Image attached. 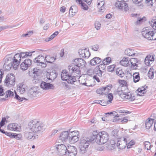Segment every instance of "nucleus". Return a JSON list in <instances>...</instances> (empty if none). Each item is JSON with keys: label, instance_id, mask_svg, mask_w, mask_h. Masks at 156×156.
Returning <instances> with one entry per match:
<instances>
[{"label": "nucleus", "instance_id": "393cba45", "mask_svg": "<svg viewBox=\"0 0 156 156\" xmlns=\"http://www.w3.org/2000/svg\"><path fill=\"white\" fill-rule=\"evenodd\" d=\"M45 62L48 63H52L56 60V58L54 57L51 56L49 55H46L45 58Z\"/></svg>", "mask_w": 156, "mask_h": 156}, {"label": "nucleus", "instance_id": "774afa93", "mask_svg": "<svg viewBox=\"0 0 156 156\" xmlns=\"http://www.w3.org/2000/svg\"><path fill=\"white\" fill-rule=\"evenodd\" d=\"M30 93L32 95H36L37 93V90H34L33 88H31L30 91Z\"/></svg>", "mask_w": 156, "mask_h": 156}, {"label": "nucleus", "instance_id": "49530a36", "mask_svg": "<svg viewBox=\"0 0 156 156\" xmlns=\"http://www.w3.org/2000/svg\"><path fill=\"white\" fill-rule=\"evenodd\" d=\"M15 98L17 100L21 101H23V100H26L27 99L24 98L20 97L17 94L16 91H15Z\"/></svg>", "mask_w": 156, "mask_h": 156}, {"label": "nucleus", "instance_id": "39448f33", "mask_svg": "<svg viewBox=\"0 0 156 156\" xmlns=\"http://www.w3.org/2000/svg\"><path fill=\"white\" fill-rule=\"evenodd\" d=\"M15 84V78L12 73L7 74L4 81V85L7 87H11Z\"/></svg>", "mask_w": 156, "mask_h": 156}, {"label": "nucleus", "instance_id": "b1692460", "mask_svg": "<svg viewBox=\"0 0 156 156\" xmlns=\"http://www.w3.org/2000/svg\"><path fill=\"white\" fill-rule=\"evenodd\" d=\"M79 81L80 84L83 85H84L87 86H90L91 84H87V82H89L88 80H86V79L84 77H79Z\"/></svg>", "mask_w": 156, "mask_h": 156}, {"label": "nucleus", "instance_id": "69168bd1", "mask_svg": "<svg viewBox=\"0 0 156 156\" xmlns=\"http://www.w3.org/2000/svg\"><path fill=\"white\" fill-rule=\"evenodd\" d=\"M115 145L116 144H108L107 148L109 150H112L114 148Z\"/></svg>", "mask_w": 156, "mask_h": 156}, {"label": "nucleus", "instance_id": "e433bc0d", "mask_svg": "<svg viewBox=\"0 0 156 156\" xmlns=\"http://www.w3.org/2000/svg\"><path fill=\"white\" fill-rule=\"evenodd\" d=\"M12 66V64L9 63V62H5L4 63L3 68L5 71L9 70Z\"/></svg>", "mask_w": 156, "mask_h": 156}, {"label": "nucleus", "instance_id": "09e8293b", "mask_svg": "<svg viewBox=\"0 0 156 156\" xmlns=\"http://www.w3.org/2000/svg\"><path fill=\"white\" fill-rule=\"evenodd\" d=\"M145 148L147 150H150L151 148L150 143L147 141H146L144 143Z\"/></svg>", "mask_w": 156, "mask_h": 156}, {"label": "nucleus", "instance_id": "7ed1b4c3", "mask_svg": "<svg viewBox=\"0 0 156 156\" xmlns=\"http://www.w3.org/2000/svg\"><path fill=\"white\" fill-rule=\"evenodd\" d=\"M91 141H92L91 138L90 139L87 137H83L81 139L79 146V150L81 153L83 154L86 152Z\"/></svg>", "mask_w": 156, "mask_h": 156}, {"label": "nucleus", "instance_id": "4be33fe9", "mask_svg": "<svg viewBox=\"0 0 156 156\" xmlns=\"http://www.w3.org/2000/svg\"><path fill=\"white\" fill-rule=\"evenodd\" d=\"M48 78L49 80H53L55 79L57 76L58 74L56 71L55 70L52 71L50 73H48Z\"/></svg>", "mask_w": 156, "mask_h": 156}, {"label": "nucleus", "instance_id": "680f3d73", "mask_svg": "<svg viewBox=\"0 0 156 156\" xmlns=\"http://www.w3.org/2000/svg\"><path fill=\"white\" fill-rule=\"evenodd\" d=\"M154 73L153 72L149 71L148 73V76L150 79H152L154 78Z\"/></svg>", "mask_w": 156, "mask_h": 156}, {"label": "nucleus", "instance_id": "bb28decb", "mask_svg": "<svg viewBox=\"0 0 156 156\" xmlns=\"http://www.w3.org/2000/svg\"><path fill=\"white\" fill-rule=\"evenodd\" d=\"M147 88V86H146L142 87L140 88H138L137 89V91H138L137 94L140 96H143L144 94L146 92V89Z\"/></svg>", "mask_w": 156, "mask_h": 156}, {"label": "nucleus", "instance_id": "1a4fd4ad", "mask_svg": "<svg viewBox=\"0 0 156 156\" xmlns=\"http://www.w3.org/2000/svg\"><path fill=\"white\" fill-rule=\"evenodd\" d=\"M57 153L60 156H62L67 154V148L63 144L56 145Z\"/></svg>", "mask_w": 156, "mask_h": 156}, {"label": "nucleus", "instance_id": "bf43d9fd", "mask_svg": "<svg viewBox=\"0 0 156 156\" xmlns=\"http://www.w3.org/2000/svg\"><path fill=\"white\" fill-rule=\"evenodd\" d=\"M115 67L114 65H112L108 66L107 67V70L109 72H112L114 70Z\"/></svg>", "mask_w": 156, "mask_h": 156}, {"label": "nucleus", "instance_id": "5fc2aeb1", "mask_svg": "<svg viewBox=\"0 0 156 156\" xmlns=\"http://www.w3.org/2000/svg\"><path fill=\"white\" fill-rule=\"evenodd\" d=\"M31 60L29 58L26 59L23 62H24L26 63L27 66H28L29 67H30L31 65Z\"/></svg>", "mask_w": 156, "mask_h": 156}, {"label": "nucleus", "instance_id": "aec40b11", "mask_svg": "<svg viewBox=\"0 0 156 156\" xmlns=\"http://www.w3.org/2000/svg\"><path fill=\"white\" fill-rule=\"evenodd\" d=\"M27 86L23 83H19L17 85V90L21 94L24 93L26 91Z\"/></svg>", "mask_w": 156, "mask_h": 156}, {"label": "nucleus", "instance_id": "412c9836", "mask_svg": "<svg viewBox=\"0 0 156 156\" xmlns=\"http://www.w3.org/2000/svg\"><path fill=\"white\" fill-rule=\"evenodd\" d=\"M101 62V59L99 57H95L90 61V64L92 66H95Z\"/></svg>", "mask_w": 156, "mask_h": 156}, {"label": "nucleus", "instance_id": "f8f14e48", "mask_svg": "<svg viewBox=\"0 0 156 156\" xmlns=\"http://www.w3.org/2000/svg\"><path fill=\"white\" fill-rule=\"evenodd\" d=\"M153 30L152 29L149 28L148 27H145L142 29V34L144 38L150 40Z\"/></svg>", "mask_w": 156, "mask_h": 156}, {"label": "nucleus", "instance_id": "6ab92c4d", "mask_svg": "<svg viewBox=\"0 0 156 156\" xmlns=\"http://www.w3.org/2000/svg\"><path fill=\"white\" fill-rule=\"evenodd\" d=\"M40 87L41 88L45 90L53 89L54 88V86L53 85L44 81L42 82L41 83Z\"/></svg>", "mask_w": 156, "mask_h": 156}, {"label": "nucleus", "instance_id": "603ef678", "mask_svg": "<svg viewBox=\"0 0 156 156\" xmlns=\"http://www.w3.org/2000/svg\"><path fill=\"white\" fill-rule=\"evenodd\" d=\"M13 59V57L10 56L9 55L8 56L6 57L5 59V62H9V63H12V62Z\"/></svg>", "mask_w": 156, "mask_h": 156}, {"label": "nucleus", "instance_id": "dca6fc26", "mask_svg": "<svg viewBox=\"0 0 156 156\" xmlns=\"http://www.w3.org/2000/svg\"><path fill=\"white\" fill-rule=\"evenodd\" d=\"M77 153L76 148L73 146H68L67 153L68 156H75Z\"/></svg>", "mask_w": 156, "mask_h": 156}, {"label": "nucleus", "instance_id": "4468645a", "mask_svg": "<svg viewBox=\"0 0 156 156\" xmlns=\"http://www.w3.org/2000/svg\"><path fill=\"white\" fill-rule=\"evenodd\" d=\"M78 53L80 57L87 58H88L90 55L89 49L87 48L80 49L79 50Z\"/></svg>", "mask_w": 156, "mask_h": 156}, {"label": "nucleus", "instance_id": "864d4df0", "mask_svg": "<svg viewBox=\"0 0 156 156\" xmlns=\"http://www.w3.org/2000/svg\"><path fill=\"white\" fill-rule=\"evenodd\" d=\"M95 27L97 30H99L101 27V24L98 21H96L94 23Z\"/></svg>", "mask_w": 156, "mask_h": 156}, {"label": "nucleus", "instance_id": "f704fd0d", "mask_svg": "<svg viewBox=\"0 0 156 156\" xmlns=\"http://www.w3.org/2000/svg\"><path fill=\"white\" fill-rule=\"evenodd\" d=\"M76 2L79 5H80L81 8L84 10H87L88 9V6L81 0H76Z\"/></svg>", "mask_w": 156, "mask_h": 156}, {"label": "nucleus", "instance_id": "79ce46f5", "mask_svg": "<svg viewBox=\"0 0 156 156\" xmlns=\"http://www.w3.org/2000/svg\"><path fill=\"white\" fill-rule=\"evenodd\" d=\"M118 131L117 129H114L112 132V135L117 139H119L120 138L119 137V136H118Z\"/></svg>", "mask_w": 156, "mask_h": 156}, {"label": "nucleus", "instance_id": "338daca9", "mask_svg": "<svg viewBox=\"0 0 156 156\" xmlns=\"http://www.w3.org/2000/svg\"><path fill=\"white\" fill-rule=\"evenodd\" d=\"M127 141H128V144L129 145L127 146V148H130L131 147V146L132 145H133L134 144V141L132 140L131 141H130L129 142V141L128 140H127Z\"/></svg>", "mask_w": 156, "mask_h": 156}, {"label": "nucleus", "instance_id": "473e14b6", "mask_svg": "<svg viewBox=\"0 0 156 156\" xmlns=\"http://www.w3.org/2000/svg\"><path fill=\"white\" fill-rule=\"evenodd\" d=\"M125 53L126 55L131 56H136V55H137L134 52V51L132 49L129 48L126 50L125 51Z\"/></svg>", "mask_w": 156, "mask_h": 156}, {"label": "nucleus", "instance_id": "4c0bfd02", "mask_svg": "<svg viewBox=\"0 0 156 156\" xmlns=\"http://www.w3.org/2000/svg\"><path fill=\"white\" fill-rule=\"evenodd\" d=\"M98 8H101L100 11L101 12H102V10H103L104 8V7L103 6L105 4L104 2L102 1H101V0H98Z\"/></svg>", "mask_w": 156, "mask_h": 156}, {"label": "nucleus", "instance_id": "423d86ee", "mask_svg": "<svg viewBox=\"0 0 156 156\" xmlns=\"http://www.w3.org/2000/svg\"><path fill=\"white\" fill-rule=\"evenodd\" d=\"M70 73L77 77H80V68H82L73 64L68 66Z\"/></svg>", "mask_w": 156, "mask_h": 156}, {"label": "nucleus", "instance_id": "ddd939ff", "mask_svg": "<svg viewBox=\"0 0 156 156\" xmlns=\"http://www.w3.org/2000/svg\"><path fill=\"white\" fill-rule=\"evenodd\" d=\"M70 132L71 131L69 130L62 132L59 136V139L63 142L66 141L68 140H69Z\"/></svg>", "mask_w": 156, "mask_h": 156}, {"label": "nucleus", "instance_id": "9b49d317", "mask_svg": "<svg viewBox=\"0 0 156 156\" xmlns=\"http://www.w3.org/2000/svg\"><path fill=\"white\" fill-rule=\"evenodd\" d=\"M79 132L77 130L71 131L69 134V141L72 143L77 142L79 139Z\"/></svg>", "mask_w": 156, "mask_h": 156}, {"label": "nucleus", "instance_id": "c03bdc74", "mask_svg": "<svg viewBox=\"0 0 156 156\" xmlns=\"http://www.w3.org/2000/svg\"><path fill=\"white\" fill-rule=\"evenodd\" d=\"M6 94L5 95V97L7 98L8 97H11L14 95L13 92L11 91L10 90H7L6 92Z\"/></svg>", "mask_w": 156, "mask_h": 156}, {"label": "nucleus", "instance_id": "c85d7f7f", "mask_svg": "<svg viewBox=\"0 0 156 156\" xmlns=\"http://www.w3.org/2000/svg\"><path fill=\"white\" fill-rule=\"evenodd\" d=\"M111 62V59L110 57H107L105 58L102 61V62L104 65H101L99 66V69L100 67L102 66H103V68H105V65L109 64Z\"/></svg>", "mask_w": 156, "mask_h": 156}, {"label": "nucleus", "instance_id": "37998d69", "mask_svg": "<svg viewBox=\"0 0 156 156\" xmlns=\"http://www.w3.org/2000/svg\"><path fill=\"white\" fill-rule=\"evenodd\" d=\"M29 67L27 66V63L25 62H23L20 65V67L21 69L23 70H27Z\"/></svg>", "mask_w": 156, "mask_h": 156}, {"label": "nucleus", "instance_id": "6e6d98bb", "mask_svg": "<svg viewBox=\"0 0 156 156\" xmlns=\"http://www.w3.org/2000/svg\"><path fill=\"white\" fill-rule=\"evenodd\" d=\"M150 40H156V32H154L153 30L151 34Z\"/></svg>", "mask_w": 156, "mask_h": 156}, {"label": "nucleus", "instance_id": "a19ab883", "mask_svg": "<svg viewBox=\"0 0 156 156\" xmlns=\"http://www.w3.org/2000/svg\"><path fill=\"white\" fill-rule=\"evenodd\" d=\"M20 62L18 61H15L14 60H12V66L14 69H16L17 67L19 66Z\"/></svg>", "mask_w": 156, "mask_h": 156}, {"label": "nucleus", "instance_id": "c9c22d12", "mask_svg": "<svg viewBox=\"0 0 156 156\" xmlns=\"http://www.w3.org/2000/svg\"><path fill=\"white\" fill-rule=\"evenodd\" d=\"M116 73L118 76L120 77H123L125 74L122 69L120 68H117L116 70Z\"/></svg>", "mask_w": 156, "mask_h": 156}, {"label": "nucleus", "instance_id": "20e7f679", "mask_svg": "<svg viewBox=\"0 0 156 156\" xmlns=\"http://www.w3.org/2000/svg\"><path fill=\"white\" fill-rule=\"evenodd\" d=\"M75 76H72L69 75L65 70H63L61 74V77L62 80L66 81L68 83L73 84L76 81Z\"/></svg>", "mask_w": 156, "mask_h": 156}, {"label": "nucleus", "instance_id": "5701e85b", "mask_svg": "<svg viewBox=\"0 0 156 156\" xmlns=\"http://www.w3.org/2000/svg\"><path fill=\"white\" fill-rule=\"evenodd\" d=\"M120 63L121 65L124 66H130L129 60L128 57H124L120 61Z\"/></svg>", "mask_w": 156, "mask_h": 156}, {"label": "nucleus", "instance_id": "a211bd4d", "mask_svg": "<svg viewBox=\"0 0 156 156\" xmlns=\"http://www.w3.org/2000/svg\"><path fill=\"white\" fill-rule=\"evenodd\" d=\"M121 95L122 97L124 99L129 100V101H133L135 99V96L130 92L123 93Z\"/></svg>", "mask_w": 156, "mask_h": 156}, {"label": "nucleus", "instance_id": "f257e3e1", "mask_svg": "<svg viewBox=\"0 0 156 156\" xmlns=\"http://www.w3.org/2000/svg\"><path fill=\"white\" fill-rule=\"evenodd\" d=\"M109 138V135L106 132L102 131L98 133L95 130L92 133L91 140L92 141L95 140L99 144H102L107 142Z\"/></svg>", "mask_w": 156, "mask_h": 156}, {"label": "nucleus", "instance_id": "0e129e2a", "mask_svg": "<svg viewBox=\"0 0 156 156\" xmlns=\"http://www.w3.org/2000/svg\"><path fill=\"white\" fill-rule=\"evenodd\" d=\"M128 121H130V120L129 119V117L126 116L123 118V119L121 121V122L123 123H126Z\"/></svg>", "mask_w": 156, "mask_h": 156}, {"label": "nucleus", "instance_id": "cd10ccee", "mask_svg": "<svg viewBox=\"0 0 156 156\" xmlns=\"http://www.w3.org/2000/svg\"><path fill=\"white\" fill-rule=\"evenodd\" d=\"M154 121V119H147L146 121L145 124L146 129H149L152 126Z\"/></svg>", "mask_w": 156, "mask_h": 156}, {"label": "nucleus", "instance_id": "ea45409f", "mask_svg": "<svg viewBox=\"0 0 156 156\" xmlns=\"http://www.w3.org/2000/svg\"><path fill=\"white\" fill-rule=\"evenodd\" d=\"M97 69H88L87 71V75L90 76H92L96 74L97 72Z\"/></svg>", "mask_w": 156, "mask_h": 156}, {"label": "nucleus", "instance_id": "a18cd8bd", "mask_svg": "<svg viewBox=\"0 0 156 156\" xmlns=\"http://www.w3.org/2000/svg\"><path fill=\"white\" fill-rule=\"evenodd\" d=\"M13 60H14L15 61H18L19 62H20L21 59L20 57L19 53H18L15 55L13 57Z\"/></svg>", "mask_w": 156, "mask_h": 156}, {"label": "nucleus", "instance_id": "13d9d810", "mask_svg": "<svg viewBox=\"0 0 156 156\" xmlns=\"http://www.w3.org/2000/svg\"><path fill=\"white\" fill-rule=\"evenodd\" d=\"M119 82L122 86H126L127 83L126 81L124 80H119Z\"/></svg>", "mask_w": 156, "mask_h": 156}, {"label": "nucleus", "instance_id": "052dcab7", "mask_svg": "<svg viewBox=\"0 0 156 156\" xmlns=\"http://www.w3.org/2000/svg\"><path fill=\"white\" fill-rule=\"evenodd\" d=\"M103 87H101V88H99V89H97V90H96V92H97V93L98 94H100L101 95H103Z\"/></svg>", "mask_w": 156, "mask_h": 156}, {"label": "nucleus", "instance_id": "3c124183", "mask_svg": "<svg viewBox=\"0 0 156 156\" xmlns=\"http://www.w3.org/2000/svg\"><path fill=\"white\" fill-rule=\"evenodd\" d=\"M145 58L146 60H147V62H148L149 61L151 62L153 61L154 59V55H148Z\"/></svg>", "mask_w": 156, "mask_h": 156}, {"label": "nucleus", "instance_id": "2f4dec72", "mask_svg": "<svg viewBox=\"0 0 156 156\" xmlns=\"http://www.w3.org/2000/svg\"><path fill=\"white\" fill-rule=\"evenodd\" d=\"M112 87V84H109L105 87H103V94L105 95L107 94Z\"/></svg>", "mask_w": 156, "mask_h": 156}, {"label": "nucleus", "instance_id": "9d476101", "mask_svg": "<svg viewBox=\"0 0 156 156\" xmlns=\"http://www.w3.org/2000/svg\"><path fill=\"white\" fill-rule=\"evenodd\" d=\"M34 62L36 63L37 65L39 66L42 68H45L47 66L45 62V58L42 55H39L34 59Z\"/></svg>", "mask_w": 156, "mask_h": 156}, {"label": "nucleus", "instance_id": "58836bf2", "mask_svg": "<svg viewBox=\"0 0 156 156\" xmlns=\"http://www.w3.org/2000/svg\"><path fill=\"white\" fill-rule=\"evenodd\" d=\"M133 81L135 83H136L139 81L140 80V75L139 73H135L133 75Z\"/></svg>", "mask_w": 156, "mask_h": 156}, {"label": "nucleus", "instance_id": "2eb2a0df", "mask_svg": "<svg viewBox=\"0 0 156 156\" xmlns=\"http://www.w3.org/2000/svg\"><path fill=\"white\" fill-rule=\"evenodd\" d=\"M72 63L74 65L83 68L85 66L86 62L83 59L77 58L74 59Z\"/></svg>", "mask_w": 156, "mask_h": 156}, {"label": "nucleus", "instance_id": "a878e982", "mask_svg": "<svg viewBox=\"0 0 156 156\" xmlns=\"http://www.w3.org/2000/svg\"><path fill=\"white\" fill-rule=\"evenodd\" d=\"M18 125L16 123H12L10 124L7 127L8 129L10 130L17 131Z\"/></svg>", "mask_w": 156, "mask_h": 156}, {"label": "nucleus", "instance_id": "8fccbe9b", "mask_svg": "<svg viewBox=\"0 0 156 156\" xmlns=\"http://www.w3.org/2000/svg\"><path fill=\"white\" fill-rule=\"evenodd\" d=\"M108 97L109 100L107 101V103L109 104L111 103L113 99V96L112 94L111 93L108 94Z\"/></svg>", "mask_w": 156, "mask_h": 156}, {"label": "nucleus", "instance_id": "de8ad7c7", "mask_svg": "<svg viewBox=\"0 0 156 156\" xmlns=\"http://www.w3.org/2000/svg\"><path fill=\"white\" fill-rule=\"evenodd\" d=\"M33 34V31H29L25 34H23L22 36L23 37H29L32 35Z\"/></svg>", "mask_w": 156, "mask_h": 156}, {"label": "nucleus", "instance_id": "e2e57ef3", "mask_svg": "<svg viewBox=\"0 0 156 156\" xmlns=\"http://www.w3.org/2000/svg\"><path fill=\"white\" fill-rule=\"evenodd\" d=\"M19 55L21 60L23 59L27 58L26 55V52H21L19 54Z\"/></svg>", "mask_w": 156, "mask_h": 156}, {"label": "nucleus", "instance_id": "7c9ffc66", "mask_svg": "<svg viewBox=\"0 0 156 156\" xmlns=\"http://www.w3.org/2000/svg\"><path fill=\"white\" fill-rule=\"evenodd\" d=\"M25 137L28 140H33L35 139L34 134L32 132H27L24 134Z\"/></svg>", "mask_w": 156, "mask_h": 156}, {"label": "nucleus", "instance_id": "4d7b16f0", "mask_svg": "<svg viewBox=\"0 0 156 156\" xmlns=\"http://www.w3.org/2000/svg\"><path fill=\"white\" fill-rule=\"evenodd\" d=\"M91 49L92 50L97 51L99 48V45L98 44H95L91 47Z\"/></svg>", "mask_w": 156, "mask_h": 156}, {"label": "nucleus", "instance_id": "f3484780", "mask_svg": "<svg viewBox=\"0 0 156 156\" xmlns=\"http://www.w3.org/2000/svg\"><path fill=\"white\" fill-rule=\"evenodd\" d=\"M130 113L131 112H130L127 111H126L125 110H120L117 111V112L113 111L106 113L105 114V116L107 117L108 115L111 116H117L118 115V113H122L128 114Z\"/></svg>", "mask_w": 156, "mask_h": 156}, {"label": "nucleus", "instance_id": "f03ea898", "mask_svg": "<svg viewBox=\"0 0 156 156\" xmlns=\"http://www.w3.org/2000/svg\"><path fill=\"white\" fill-rule=\"evenodd\" d=\"M29 128L34 133H39L44 130V125L41 122L36 119L31 120L28 124Z\"/></svg>", "mask_w": 156, "mask_h": 156}, {"label": "nucleus", "instance_id": "72a5a7b5", "mask_svg": "<svg viewBox=\"0 0 156 156\" xmlns=\"http://www.w3.org/2000/svg\"><path fill=\"white\" fill-rule=\"evenodd\" d=\"M139 62V60L136 58H132L129 60V63L132 66L137 67Z\"/></svg>", "mask_w": 156, "mask_h": 156}, {"label": "nucleus", "instance_id": "c756f323", "mask_svg": "<svg viewBox=\"0 0 156 156\" xmlns=\"http://www.w3.org/2000/svg\"><path fill=\"white\" fill-rule=\"evenodd\" d=\"M77 6L75 5H73L69 9V14H71V15L73 16L77 12Z\"/></svg>", "mask_w": 156, "mask_h": 156}, {"label": "nucleus", "instance_id": "6e6552de", "mask_svg": "<svg viewBox=\"0 0 156 156\" xmlns=\"http://www.w3.org/2000/svg\"><path fill=\"white\" fill-rule=\"evenodd\" d=\"M128 0H120L117 2L115 4V6L117 8L124 10L126 12L129 10L128 5L126 2Z\"/></svg>", "mask_w": 156, "mask_h": 156}, {"label": "nucleus", "instance_id": "0eeeda50", "mask_svg": "<svg viewBox=\"0 0 156 156\" xmlns=\"http://www.w3.org/2000/svg\"><path fill=\"white\" fill-rule=\"evenodd\" d=\"M117 143L115 142L114 144H116L118 147L120 149H124L127 145L128 139L124 137H121L118 139Z\"/></svg>", "mask_w": 156, "mask_h": 156}]
</instances>
